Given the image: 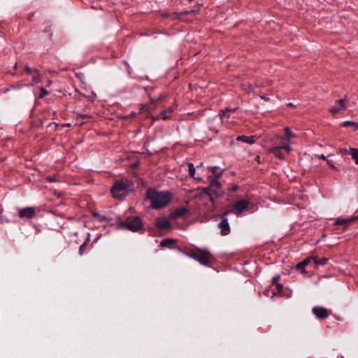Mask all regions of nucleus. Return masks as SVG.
Wrapping results in <instances>:
<instances>
[{"label":"nucleus","instance_id":"obj_1","mask_svg":"<svg viewBox=\"0 0 358 358\" xmlns=\"http://www.w3.org/2000/svg\"><path fill=\"white\" fill-rule=\"evenodd\" d=\"M146 199L151 203V207L154 209H160L166 206L171 201L173 194L169 191L158 192L153 188L146 190Z\"/></svg>","mask_w":358,"mask_h":358},{"label":"nucleus","instance_id":"obj_2","mask_svg":"<svg viewBox=\"0 0 358 358\" xmlns=\"http://www.w3.org/2000/svg\"><path fill=\"white\" fill-rule=\"evenodd\" d=\"M143 227V220L138 216H128L124 220L117 218L116 221V228L118 229L138 232Z\"/></svg>","mask_w":358,"mask_h":358},{"label":"nucleus","instance_id":"obj_3","mask_svg":"<svg viewBox=\"0 0 358 358\" xmlns=\"http://www.w3.org/2000/svg\"><path fill=\"white\" fill-rule=\"evenodd\" d=\"M183 254L187 257H189L203 266H208L213 257L212 254L207 249L196 248L189 252L184 251Z\"/></svg>","mask_w":358,"mask_h":358},{"label":"nucleus","instance_id":"obj_4","mask_svg":"<svg viewBox=\"0 0 358 358\" xmlns=\"http://www.w3.org/2000/svg\"><path fill=\"white\" fill-rule=\"evenodd\" d=\"M223 172L224 170L220 171L219 174L216 176L215 178H211V177H208V178L210 179L209 185L208 187H200L199 189H201L203 194L208 196L214 194L216 197L222 196V194L219 192L222 187V185L218 181V180L222 176Z\"/></svg>","mask_w":358,"mask_h":358},{"label":"nucleus","instance_id":"obj_5","mask_svg":"<svg viewBox=\"0 0 358 358\" xmlns=\"http://www.w3.org/2000/svg\"><path fill=\"white\" fill-rule=\"evenodd\" d=\"M130 186H133V183L131 181L127 180L125 181L116 180L110 189V192L113 197L119 198L125 194V192Z\"/></svg>","mask_w":358,"mask_h":358},{"label":"nucleus","instance_id":"obj_6","mask_svg":"<svg viewBox=\"0 0 358 358\" xmlns=\"http://www.w3.org/2000/svg\"><path fill=\"white\" fill-rule=\"evenodd\" d=\"M250 202L246 199H241L233 204V210L237 216L248 208Z\"/></svg>","mask_w":358,"mask_h":358},{"label":"nucleus","instance_id":"obj_7","mask_svg":"<svg viewBox=\"0 0 358 358\" xmlns=\"http://www.w3.org/2000/svg\"><path fill=\"white\" fill-rule=\"evenodd\" d=\"M229 211H225L221 215V221L218 224V227L220 229V234L222 236H227L230 233V226L228 222V219L226 216L229 214Z\"/></svg>","mask_w":358,"mask_h":358},{"label":"nucleus","instance_id":"obj_8","mask_svg":"<svg viewBox=\"0 0 358 358\" xmlns=\"http://www.w3.org/2000/svg\"><path fill=\"white\" fill-rule=\"evenodd\" d=\"M18 216L22 219H31L36 216V212L33 207H26L18 210Z\"/></svg>","mask_w":358,"mask_h":358},{"label":"nucleus","instance_id":"obj_9","mask_svg":"<svg viewBox=\"0 0 358 358\" xmlns=\"http://www.w3.org/2000/svg\"><path fill=\"white\" fill-rule=\"evenodd\" d=\"M312 312L313 315L320 320L326 319L329 315V310L327 308L321 306L313 307Z\"/></svg>","mask_w":358,"mask_h":358},{"label":"nucleus","instance_id":"obj_10","mask_svg":"<svg viewBox=\"0 0 358 358\" xmlns=\"http://www.w3.org/2000/svg\"><path fill=\"white\" fill-rule=\"evenodd\" d=\"M358 219L357 217H351L350 218H338L334 222L335 225H342L344 228H347L352 222Z\"/></svg>","mask_w":358,"mask_h":358},{"label":"nucleus","instance_id":"obj_11","mask_svg":"<svg viewBox=\"0 0 358 358\" xmlns=\"http://www.w3.org/2000/svg\"><path fill=\"white\" fill-rule=\"evenodd\" d=\"M156 227L160 229H166L171 227L169 220L165 217H160L156 220Z\"/></svg>","mask_w":358,"mask_h":358},{"label":"nucleus","instance_id":"obj_12","mask_svg":"<svg viewBox=\"0 0 358 358\" xmlns=\"http://www.w3.org/2000/svg\"><path fill=\"white\" fill-rule=\"evenodd\" d=\"M189 211L188 208L187 207L182 206L181 208H178L175 209L171 213V217L174 219L182 217L185 213H187Z\"/></svg>","mask_w":358,"mask_h":358},{"label":"nucleus","instance_id":"obj_13","mask_svg":"<svg viewBox=\"0 0 358 358\" xmlns=\"http://www.w3.org/2000/svg\"><path fill=\"white\" fill-rule=\"evenodd\" d=\"M236 140L238 141H242L243 143L252 145L255 143V141L257 140V137L255 136H248L245 135H241V136H238L236 138Z\"/></svg>","mask_w":358,"mask_h":358},{"label":"nucleus","instance_id":"obj_14","mask_svg":"<svg viewBox=\"0 0 358 358\" xmlns=\"http://www.w3.org/2000/svg\"><path fill=\"white\" fill-rule=\"evenodd\" d=\"M310 262V258L307 257L305 259H303V261L296 264L294 266V268L298 271H301L303 273V272H304V268H306V266L307 265H308V264Z\"/></svg>","mask_w":358,"mask_h":358},{"label":"nucleus","instance_id":"obj_15","mask_svg":"<svg viewBox=\"0 0 358 358\" xmlns=\"http://www.w3.org/2000/svg\"><path fill=\"white\" fill-rule=\"evenodd\" d=\"M308 258H310V261L313 260L314 263L316 265H325L327 264V262L329 261V259L327 257L319 258L317 256H311L308 257Z\"/></svg>","mask_w":358,"mask_h":358},{"label":"nucleus","instance_id":"obj_16","mask_svg":"<svg viewBox=\"0 0 358 358\" xmlns=\"http://www.w3.org/2000/svg\"><path fill=\"white\" fill-rule=\"evenodd\" d=\"M176 242V240L173 238H165L162 240L160 243V245L162 248H171V245Z\"/></svg>","mask_w":358,"mask_h":358},{"label":"nucleus","instance_id":"obj_17","mask_svg":"<svg viewBox=\"0 0 358 358\" xmlns=\"http://www.w3.org/2000/svg\"><path fill=\"white\" fill-rule=\"evenodd\" d=\"M280 276L279 275H275L272 279L273 285H275L278 292H282L283 289V285L280 284L278 281Z\"/></svg>","mask_w":358,"mask_h":358},{"label":"nucleus","instance_id":"obj_18","mask_svg":"<svg viewBox=\"0 0 358 358\" xmlns=\"http://www.w3.org/2000/svg\"><path fill=\"white\" fill-rule=\"evenodd\" d=\"M271 152L277 157H278L280 159H285L284 155L282 153V150L280 147H275L271 149Z\"/></svg>","mask_w":358,"mask_h":358},{"label":"nucleus","instance_id":"obj_19","mask_svg":"<svg viewBox=\"0 0 358 358\" xmlns=\"http://www.w3.org/2000/svg\"><path fill=\"white\" fill-rule=\"evenodd\" d=\"M350 154L352 156V158L355 161V164L358 165V149L350 148Z\"/></svg>","mask_w":358,"mask_h":358},{"label":"nucleus","instance_id":"obj_20","mask_svg":"<svg viewBox=\"0 0 358 358\" xmlns=\"http://www.w3.org/2000/svg\"><path fill=\"white\" fill-rule=\"evenodd\" d=\"M90 241V234H88V236L85 241L80 246L79 248V254L80 255H83L85 253L87 245L88 244V242Z\"/></svg>","mask_w":358,"mask_h":358},{"label":"nucleus","instance_id":"obj_21","mask_svg":"<svg viewBox=\"0 0 358 358\" xmlns=\"http://www.w3.org/2000/svg\"><path fill=\"white\" fill-rule=\"evenodd\" d=\"M348 101L347 96H345L343 99H338L336 101V103L341 106V109H345L346 108V103Z\"/></svg>","mask_w":358,"mask_h":358},{"label":"nucleus","instance_id":"obj_22","mask_svg":"<svg viewBox=\"0 0 358 358\" xmlns=\"http://www.w3.org/2000/svg\"><path fill=\"white\" fill-rule=\"evenodd\" d=\"M173 111V108L172 106L169 107L166 110H163L160 113V116L163 120H166L168 116L166 113H171Z\"/></svg>","mask_w":358,"mask_h":358},{"label":"nucleus","instance_id":"obj_23","mask_svg":"<svg viewBox=\"0 0 358 358\" xmlns=\"http://www.w3.org/2000/svg\"><path fill=\"white\" fill-rule=\"evenodd\" d=\"M342 126L344 127H348L350 126H353L355 127V130H358V122L353 121H345L342 123Z\"/></svg>","mask_w":358,"mask_h":358},{"label":"nucleus","instance_id":"obj_24","mask_svg":"<svg viewBox=\"0 0 358 358\" xmlns=\"http://www.w3.org/2000/svg\"><path fill=\"white\" fill-rule=\"evenodd\" d=\"M24 70L26 73L29 75L39 73V71L37 69H31L28 65H26L24 66Z\"/></svg>","mask_w":358,"mask_h":358},{"label":"nucleus","instance_id":"obj_25","mask_svg":"<svg viewBox=\"0 0 358 358\" xmlns=\"http://www.w3.org/2000/svg\"><path fill=\"white\" fill-rule=\"evenodd\" d=\"M92 216L96 218L99 222H103L108 220V218L105 215H101L97 212H94Z\"/></svg>","mask_w":358,"mask_h":358},{"label":"nucleus","instance_id":"obj_26","mask_svg":"<svg viewBox=\"0 0 358 358\" xmlns=\"http://www.w3.org/2000/svg\"><path fill=\"white\" fill-rule=\"evenodd\" d=\"M187 166L189 168L188 171H189V176L194 178V174H195L196 170H195V167H194V164L192 163H188Z\"/></svg>","mask_w":358,"mask_h":358},{"label":"nucleus","instance_id":"obj_27","mask_svg":"<svg viewBox=\"0 0 358 358\" xmlns=\"http://www.w3.org/2000/svg\"><path fill=\"white\" fill-rule=\"evenodd\" d=\"M284 130H285V134L286 139L289 140L291 137L294 136L292 131L290 130V129L289 127H285Z\"/></svg>","mask_w":358,"mask_h":358},{"label":"nucleus","instance_id":"obj_28","mask_svg":"<svg viewBox=\"0 0 358 358\" xmlns=\"http://www.w3.org/2000/svg\"><path fill=\"white\" fill-rule=\"evenodd\" d=\"M49 94V92L45 90L44 87L41 88L40 94L38 95V98L42 99L45 96L48 95Z\"/></svg>","mask_w":358,"mask_h":358},{"label":"nucleus","instance_id":"obj_29","mask_svg":"<svg viewBox=\"0 0 358 358\" xmlns=\"http://www.w3.org/2000/svg\"><path fill=\"white\" fill-rule=\"evenodd\" d=\"M219 169V167L217 166H210V169L211 171V172L213 173L214 175V177L213 178H216V176L217 174H219L220 172H217V169Z\"/></svg>","mask_w":358,"mask_h":358},{"label":"nucleus","instance_id":"obj_30","mask_svg":"<svg viewBox=\"0 0 358 358\" xmlns=\"http://www.w3.org/2000/svg\"><path fill=\"white\" fill-rule=\"evenodd\" d=\"M32 82L34 84H37V83H39L41 82L40 73L38 74H34V76L32 78Z\"/></svg>","mask_w":358,"mask_h":358},{"label":"nucleus","instance_id":"obj_31","mask_svg":"<svg viewBox=\"0 0 358 358\" xmlns=\"http://www.w3.org/2000/svg\"><path fill=\"white\" fill-rule=\"evenodd\" d=\"M341 110V108H338V107H333L331 108L330 110H329V112L333 115H336L337 113H338L340 112V110Z\"/></svg>","mask_w":358,"mask_h":358},{"label":"nucleus","instance_id":"obj_32","mask_svg":"<svg viewBox=\"0 0 358 358\" xmlns=\"http://www.w3.org/2000/svg\"><path fill=\"white\" fill-rule=\"evenodd\" d=\"M49 182H55L59 181L57 177L56 176H48L45 179Z\"/></svg>","mask_w":358,"mask_h":358},{"label":"nucleus","instance_id":"obj_33","mask_svg":"<svg viewBox=\"0 0 358 358\" xmlns=\"http://www.w3.org/2000/svg\"><path fill=\"white\" fill-rule=\"evenodd\" d=\"M339 152H340L342 155H346L350 154V150H348V149H346V148H342V149H340Z\"/></svg>","mask_w":358,"mask_h":358},{"label":"nucleus","instance_id":"obj_34","mask_svg":"<svg viewBox=\"0 0 358 358\" xmlns=\"http://www.w3.org/2000/svg\"><path fill=\"white\" fill-rule=\"evenodd\" d=\"M76 113L78 116H79L82 119L90 118L91 117L90 115H88L87 114H82V113H79L78 112H76Z\"/></svg>","mask_w":358,"mask_h":358},{"label":"nucleus","instance_id":"obj_35","mask_svg":"<svg viewBox=\"0 0 358 358\" xmlns=\"http://www.w3.org/2000/svg\"><path fill=\"white\" fill-rule=\"evenodd\" d=\"M238 189V186L237 185H233L231 187L228 188L229 192H236Z\"/></svg>","mask_w":358,"mask_h":358},{"label":"nucleus","instance_id":"obj_36","mask_svg":"<svg viewBox=\"0 0 358 358\" xmlns=\"http://www.w3.org/2000/svg\"><path fill=\"white\" fill-rule=\"evenodd\" d=\"M236 108H225L224 110H222V114L224 116L227 115V113L228 112H231V111H235Z\"/></svg>","mask_w":358,"mask_h":358},{"label":"nucleus","instance_id":"obj_37","mask_svg":"<svg viewBox=\"0 0 358 358\" xmlns=\"http://www.w3.org/2000/svg\"><path fill=\"white\" fill-rule=\"evenodd\" d=\"M279 147L280 148L281 150L284 149L287 152H289L292 150L291 147L289 145H283L279 146Z\"/></svg>","mask_w":358,"mask_h":358},{"label":"nucleus","instance_id":"obj_38","mask_svg":"<svg viewBox=\"0 0 358 358\" xmlns=\"http://www.w3.org/2000/svg\"><path fill=\"white\" fill-rule=\"evenodd\" d=\"M123 63L126 65V66H127V68L128 73H129V74H131V67H130V66L129 65L128 62H127V61H123Z\"/></svg>","mask_w":358,"mask_h":358},{"label":"nucleus","instance_id":"obj_39","mask_svg":"<svg viewBox=\"0 0 358 358\" xmlns=\"http://www.w3.org/2000/svg\"><path fill=\"white\" fill-rule=\"evenodd\" d=\"M123 63L126 65V66H127V68L128 73H129V74H131V67H130V66L129 65L128 62H127V61H123Z\"/></svg>","mask_w":358,"mask_h":358},{"label":"nucleus","instance_id":"obj_40","mask_svg":"<svg viewBox=\"0 0 358 358\" xmlns=\"http://www.w3.org/2000/svg\"><path fill=\"white\" fill-rule=\"evenodd\" d=\"M327 164L330 166L331 169H336V166L334 165V164L331 162V161H329V160L327 159Z\"/></svg>","mask_w":358,"mask_h":358},{"label":"nucleus","instance_id":"obj_41","mask_svg":"<svg viewBox=\"0 0 358 358\" xmlns=\"http://www.w3.org/2000/svg\"><path fill=\"white\" fill-rule=\"evenodd\" d=\"M317 157L324 160H327V157L323 154L317 155Z\"/></svg>","mask_w":358,"mask_h":358},{"label":"nucleus","instance_id":"obj_42","mask_svg":"<svg viewBox=\"0 0 358 358\" xmlns=\"http://www.w3.org/2000/svg\"><path fill=\"white\" fill-rule=\"evenodd\" d=\"M215 196L214 194H211V196H209V198H210V201L211 203H214L215 202V199H214V196Z\"/></svg>","mask_w":358,"mask_h":358},{"label":"nucleus","instance_id":"obj_43","mask_svg":"<svg viewBox=\"0 0 358 358\" xmlns=\"http://www.w3.org/2000/svg\"><path fill=\"white\" fill-rule=\"evenodd\" d=\"M51 30V26H47L45 29V31H50Z\"/></svg>","mask_w":358,"mask_h":358},{"label":"nucleus","instance_id":"obj_44","mask_svg":"<svg viewBox=\"0 0 358 358\" xmlns=\"http://www.w3.org/2000/svg\"><path fill=\"white\" fill-rule=\"evenodd\" d=\"M191 13H194V10H192V11H185V12H184V13H181V14H185V15H186V14Z\"/></svg>","mask_w":358,"mask_h":358},{"label":"nucleus","instance_id":"obj_45","mask_svg":"<svg viewBox=\"0 0 358 358\" xmlns=\"http://www.w3.org/2000/svg\"><path fill=\"white\" fill-rule=\"evenodd\" d=\"M261 99H264V100H265V101H268V100L269 99L268 98H267V97H266V96H261Z\"/></svg>","mask_w":358,"mask_h":358},{"label":"nucleus","instance_id":"obj_46","mask_svg":"<svg viewBox=\"0 0 358 358\" xmlns=\"http://www.w3.org/2000/svg\"><path fill=\"white\" fill-rule=\"evenodd\" d=\"M194 179L197 180L198 181H202L203 180V178H201V177H197V178H194Z\"/></svg>","mask_w":358,"mask_h":358},{"label":"nucleus","instance_id":"obj_47","mask_svg":"<svg viewBox=\"0 0 358 358\" xmlns=\"http://www.w3.org/2000/svg\"><path fill=\"white\" fill-rule=\"evenodd\" d=\"M62 126V127H70L71 124L69 123H66V124H63Z\"/></svg>","mask_w":358,"mask_h":358},{"label":"nucleus","instance_id":"obj_48","mask_svg":"<svg viewBox=\"0 0 358 358\" xmlns=\"http://www.w3.org/2000/svg\"><path fill=\"white\" fill-rule=\"evenodd\" d=\"M287 106H289V107H292L294 106L293 103H289L287 104Z\"/></svg>","mask_w":358,"mask_h":358},{"label":"nucleus","instance_id":"obj_49","mask_svg":"<svg viewBox=\"0 0 358 358\" xmlns=\"http://www.w3.org/2000/svg\"><path fill=\"white\" fill-rule=\"evenodd\" d=\"M14 68L16 69L17 68V63H15V66H14Z\"/></svg>","mask_w":358,"mask_h":358},{"label":"nucleus","instance_id":"obj_50","mask_svg":"<svg viewBox=\"0 0 358 358\" xmlns=\"http://www.w3.org/2000/svg\"><path fill=\"white\" fill-rule=\"evenodd\" d=\"M193 0H189V2H192Z\"/></svg>","mask_w":358,"mask_h":358}]
</instances>
